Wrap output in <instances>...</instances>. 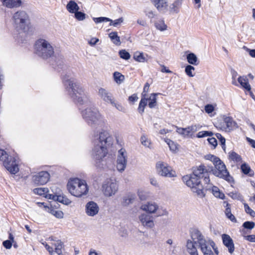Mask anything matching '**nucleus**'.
I'll use <instances>...</instances> for the list:
<instances>
[{"mask_svg":"<svg viewBox=\"0 0 255 255\" xmlns=\"http://www.w3.org/2000/svg\"><path fill=\"white\" fill-rule=\"evenodd\" d=\"M101 189L105 197H113L119 190V183L114 178H107L103 182Z\"/></svg>","mask_w":255,"mask_h":255,"instance_id":"obj_8","label":"nucleus"},{"mask_svg":"<svg viewBox=\"0 0 255 255\" xmlns=\"http://www.w3.org/2000/svg\"><path fill=\"white\" fill-rule=\"evenodd\" d=\"M48 197V199H52L54 201H57L59 202L62 203V201L64 199V196H61L60 195L58 194H52L47 196Z\"/></svg>","mask_w":255,"mask_h":255,"instance_id":"obj_45","label":"nucleus"},{"mask_svg":"<svg viewBox=\"0 0 255 255\" xmlns=\"http://www.w3.org/2000/svg\"><path fill=\"white\" fill-rule=\"evenodd\" d=\"M244 205L246 212L253 217H255V212L249 206L248 204L244 203Z\"/></svg>","mask_w":255,"mask_h":255,"instance_id":"obj_53","label":"nucleus"},{"mask_svg":"<svg viewBox=\"0 0 255 255\" xmlns=\"http://www.w3.org/2000/svg\"><path fill=\"white\" fill-rule=\"evenodd\" d=\"M211 189L212 190V193L215 197L222 199H223L225 198L224 194L221 192L217 187L212 185L211 187Z\"/></svg>","mask_w":255,"mask_h":255,"instance_id":"obj_34","label":"nucleus"},{"mask_svg":"<svg viewBox=\"0 0 255 255\" xmlns=\"http://www.w3.org/2000/svg\"><path fill=\"white\" fill-rule=\"evenodd\" d=\"M169 146L170 149L172 151H175L177 149V144L173 141L167 139L165 141Z\"/></svg>","mask_w":255,"mask_h":255,"instance_id":"obj_49","label":"nucleus"},{"mask_svg":"<svg viewBox=\"0 0 255 255\" xmlns=\"http://www.w3.org/2000/svg\"><path fill=\"white\" fill-rule=\"evenodd\" d=\"M242 171L245 174H248L251 171L250 167L246 163H244L241 165V167Z\"/></svg>","mask_w":255,"mask_h":255,"instance_id":"obj_57","label":"nucleus"},{"mask_svg":"<svg viewBox=\"0 0 255 255\" xmlns=\"http://www.w3.org/2000/svg\"><path fill=\"white\" fill-rule=\"evenodd\" d=\"M186 59L188 62L193 65H197L198 64V58L196 55L193 53H190L187 55Z\"/></svg>","mask_w":255,"mask_h":255,"instance_id":"obj_32","label":"nucleus"},{"mask_svg":"<svg viewBox=\"0 0 255 255\" xmlns=\"http://www.w3.org/2000/svg\"><path fill=\"white\" fill-rule=\"evenodd\" d=\"M154 25L156 29L160 31H165L167 28V26L165 23L164 20L161 18L155 21Z\"/></svg>","mask_w":255,"mask_h":255,"instance_id":"obj_27","label":"nucleus"},{"mask_svg":"<svg viewBox=\"0 0 255 255\" xmlns=\"http://www.w3.org/2000/svg\"><path fill=\"white\" fill-rule=\"evenodd\" d=\"M238 81L243 89L249 92L251 95H253V93L251 92V85H250L248 79L246 76H239L238 78Z\"/></svg>","mask_w":255,"mask_h":255,"instance_id":"obj_24","label":"nucleus"},{"mask_svg":"<svg viewBox=\"0 0 255 255\" xmlns=\"http://www.w3.org/2000/svg\"><path fill=\"white\" fill-rule=\"evenodd\" d=\"M211 189L212 190V193L215 197L222 199H223L225 198L224 194L221 192L217 187L212 185L211 187Z\"/></svg>","mask_w":255,"mask_h":255,"instance_id":"obj_35","label":"nucleus"},{"mask_svg":"<svg viewBox=\"0 0 255 255\" xmlns=\"http://www.w3.org/2000/svg\"><path fill=\"white\" fill-rule=\"evenodd\" d=\"M209 143L212 145L214 147H215L217 145V141L215 138L211 137L208 139Z\"/></svg>","mask_w":255,"mask_h":255,"instance_id":"obj_63","label":"nucleus"},{"mask_svg":"<svg viewBox=\"0 0 255 255\" xmlns=\"http://www.w3.org/2000/svg\"><path fill=\"white\" fill-rule=\"evenodd\" d=\"M157 10L165 13L168 9V0H149Z\"/></svg>","mask_w":255,"mask_h":255,"instance_id":"obj_21","label":"nucleus"},{"mask_svg":"<svg viewBox=\"0 0 255 255\" xmlns=\"http://www.w3.org/2000/svg\"><path fill=\"white\" fill-rule=\"evenodd\" d=\"M34 53L44 59L51 57L54 53L51 43L44 38H39L34 45Z\"/></svg>","mask_w":255,"mask_h":255,"instance_id":"obj_4","label":"nucleus"},{"mask_svg":"<svg viewBox=\"0 0 255 255\" xmlns=\"http://www.w3.org/2000/svg\"><path fill=\"white\" fill-rule=\"evenodd\" d=\"M156 166L158 173L162 176L171 177L175 176V172L165 163L159 161Z\"/></svg>","mask_w":255,"mask_h":255,"instance_id":"obj_16","label":"nucleus"},{"mask_svg":"<svg viewBox=\"0 0 255 255\" xmlns=\"http://www.w3.org/2000/svg\"><path fill=\"white\" fill-rule=\"evenodd\" d=\"M120 57L125 60H128L130 58L129 53L125 50H122L119 51Z\"/></svg>","mask_w":255,"mask_h":255,"instance_id":"obj_50","label":"nucleus"},{"mask_svg":"<svg viewBox=\"0 0 255 255\" xmlns=\"http://www.w3.org/2000/svg\"><path fill=\"white\" fill-rule=\"evenodd\" d=\"M200 249L203 255H218L219 251L215 242L208 238H202L198 241Z\"/></svg>","mask_w":255,"mask_h":255,"instance_id":"obj_7","label":"nucleus"},{"mask_svg":"<svg viewBox=\"0 0 255 255\" xmlns=\"http://www.w3.org/2000/svg\"><path fill=\"white\" fill-rule=\"evenodd\" d=\"M194 70L195 68L193 66L188 65L185 67V72L189 77H193L194 76V74L193 73Z\"/></svg>","mask_w":255,"mask_h":255,"instance_id":"obj_46","label":"nucleus"},{"mask_svg":"<svg viewBox=\"0 0 255 255\" xmlns=\"http://www.w3.org/2000/svg\"><path fill=\"white\" fill-rule=\"evenodd\" d=\"M211 135H212V132L211 131H201L198 133L196 136L198 138H201L208 136H211Z\"/></svg>","mask_w":255,"mask_h":255,"instance_id":"obj_59","label":"nucleus"},{"mask_svg":"<svg viewBox=\"0 0 255 255\" xmlns=\"http://www.w3.org/2000/svg\"><path fill=\"white\" fill-rule=\"evenodd\" d=\"M136 199V195L134 193H129L124 197L122 204L124 206H127L132 204Z\"/></svg>","mask_w":255,"mask_h":255,"instance_id":"obj_26","label":"nucleus"},{"mask_svg":"<svg viewBox=\"0 0 255 255\" xmlns=\"http://www.w3.org/2000/svg\"><path fill=\"white\" fill-rule=\"evenodd\" d=\"M67 188L72 195L78 198L87 195L89 190L86 181L79 178L69 179Z\"/></svg>","mask_w":255,"mask_h":255,"instance_id":"obj_3","label":"nucleus"},{"mask_svg":"<svg viewBox=\"0 0 255 255\" xmlns=\"http://www.w3.org/2000/svg\"><path fill=\"white\" fill-rule=\"evenodd\" d=\"M244 239L249 242L255 243V235L244 236Z\"/></svg>","mask_w":255,"mask_h":255,"instance_id":"obj_62","label":"nucleus"},{"mask_svg":"<svg viewBox=\"0 0 255 255\" xmlns=\"http://www.w3.org/2000/svg\"><path fill=\"white\" fill-rule=\"evenodd\" d=\"M66 8L70 13H74L80 9L77 3L73 0L69 1L66 5Z\"/></svg>","mask_w":255,"mask_h":255,"instance_id":"obj_29","label":"nucleus"},{"mask_svg":"<svg viewBox=\"0 0 255 255\" xmlns=\"http://www.w3.org/2000/svg\"><path fill=\"white\" fill-rule=\"evenodd\" d=\"M50 179V174L47 171H41L32 176V182L37 185L46 184Z\"/></svg>","mask_w":255,"mask_h":255,"instance_id":"obj_18","label":"nucleus"},{"mask_svg":"<svg viewBox=\"0 0 255 255\" xmlns=\"http://www.w3.org/2000/svg\"><path fill=\"white\" fill-rule=\"evenodd\" d=\"M92 141L93 145L92 156L96 160H101L107 155L108 148L113 144L114 139L109 132L102 130L99 133L93 134Z\"/></svg>","mask_w":255,"mask_h":255,"instance_id":"obj_2","label":"nucleus"},{"mask_svg":"<svg viewBox=\"0 0 255 255\" xmlns=\"http://www.w3.org/2000/svg\"><path fill=\"white\" fill-rule=\"evenodd\" d=\"M191 239H189L186 242V250L190 255H199L197 246L200 248L199 242H198L200 239L206 238L197 229L193 230L190 233Z\"/></svg>","mask_w":255,"mask_h":255,"instance_id":"obj_6","label":"nucleus"},{"mask_svg":"<svg viewBox=\"0 0 255 255\" xmlns=\"http://www.w3.org/2000/svg\"><path fill=\"white\" fill-rule=\"evenodd\" d=\"M205 158L206 159L212 161L213 164H214L216 163H217V162H218V160L220 159V158H218V157L212 154H207L206 156H205Z\"/></svg>","mask_w":255,"mask_h":255,"instance_id":"obj_52","label":"nucleus"},{"mask_svg":"<svg viewBox=\"0 0 255 255\" xmlns=\"http://www.w3.org/2000/svg\"><path fill=\"white\" fill-rule=\"evenodd\" d=\"M137 195L141 200H145L147 199V195L145 192L142 190H138Z\"/></svg>","mask_w":255,"mask_h":255,"instance_id":"obj_60","label":"nucleus"},{"mask_svg":"<svg viewBox=\"0 0 255 255\" xmlns=\"http://www.w3.org/2000/svg\"><path fill=\"white\" fill-rule=\"evenodd\" d=\"M215 169H213L212 167L211 171L213 172V174L217 177L223 178L229 182H232L233 181V179L227 170L226 165L220 159L218 160L217 163L214 164Z\"/></svg>","mask_w":255,"mask_h":255,"instance_id":"obj_11","label":"nucleus"},{"mask_svg":"<svg viewBox=\"0 0 255 255\" xmlns=\"http://www.w3.org/2000/svg\"><path fill=\"white\" fill-rule=\"evenodd\" d=\"M255 226V223L253 222L246 221L243 224V227L245 229L252 230Z\"/></svg>","mask_w":255,"mask_h":255,"instance_id":"obj_56","label":"nucleus"},{"mask_svg":"<svg viewBox=\"0 0 255 255\" xmlns=\"http://www.w3.org/2000/svg\"><path fill=\"white\" fill-rule=\"evenodd\" d=\"M109 21L110 22V25H113L115 27H117L119 25H120L122 22H123L124 18L123 17H120L115 20H113L111 19V20Z\"/></svg>","mask_w":255,"mask_h":255,"instance_id":"obj_51","label":"nucleus"},{"mask_svg":"<svg viewBox=\"0 0 255 255\" xmlns=\"http://www.w3.org/2000/svg\"><path fill=\"white\" fill-rule=\"evenodd\" d=\"M100 207L98 204L94 201H90L85 205V212L89 217H94L98 214Z\"/></svg>","mask_w":255,"mask_h":255,"instance_id":"obj_19","label":"nucleus"},{"mask_svg":"<svg viewBox=\"0 0 255 255\" xmlns=\"http://www.w3.org/2000/svg\"><path fill=\"white\" fill-rule=\"evenodd\" d=\"M229 157L231 159L237 162L242 161L241 156L235 152L233 151L230 152L229 153Z\"/></svg>","mask_w":255,"mask_h":255,"instance_id":"obj_41","label":"nucleus"},{"mask_svg":"<svg viewBox=\"0 0 255 255\" xmlns=\"http://www.w3.org/2000/svg\"><path fill=\"white\" fill-rule=\"evenodd\" d=\"M48 212L57 218L61 219L63 218V213L62 211L54 209L52 207L48 208Z\"/></svg>","mask_w":255,"mask_h":255,"instance_id":"obj_37","label":"nucleus"},{"mask_svg":"<svg viewBox=\"0 0 255 255\" xmlns=\"http://www.w3.org/2000/svg\"><path fill=\"white\" fill-rule=\"evenodd\" d=\"M74 17L77 20L82 21L86 18V14L78 10L74 13Z\"/></svg>","mask_w":255,"mask_h":255,"instance_id":"obj_47","label":"nucleus"},{"mask_svg":"<svg viewBox=\"0 0 255 255\" xmlns=\"http://www.w3.org/2000/svg\"><path fill=\"white\" fill-rule=\"evenodd\" d=\"M33 191L34 194L43 196L47 198H48V195H51V194H48L49 190L47 188H36L34 189Z\"/></svg>","mask_w":255,"mask_h":255,"instance_id":"obj_30","label":"nucleus"},{"mask_svg":"<svg viewBox=\"0 0 255 255\" xmlns=\"http://www.w3.org/2000/svg\"><path fill=\"white\" fill-rule=\"evenodd\" d=\"M140 141L141 144L145 147L150 148L151 141L146 136H142L140 138Z\"/></svg>","mask_w":255,"mask_h":255,"instance_id":"obj_43","label":"nucleus"},{"mask_svg":"<svg viewBox=\"0 0 255 255\" xmlns=\"http://www.w3.org/2000/svg\"><path fill=\"white\" fill-rule=\"evenodd\" d=\"M157 94L153 93L152 94L149 98L148 99V107L152 109L154 108L156 106L157 104V99H156V95Z\"/></svg>","mask_w":255,"mask_h":255,"instance_id":"obj_36","label":"nucleus"},{"mask_svg":"<svg viewBox=\"0 0 255 255\" xmlns=\"http://www.w3.org/2000/svg\"><path fill=\"white\" fill-rule=\"evenodd\" d=\"M182 179L186 185L190 188L195 196L200 198L205 197V193L203 190L204 188L201 183L200 178L193 173L192 174L184 176Z\"/></svg>","mask_w":255,"mask_h":255,"instance_id":"obj_5","label":"nucleus"},{"mask_svg":"<svg viewBox=\"0 0 255 255\" xmlns=\"http://www.w3.org/2000/svg\"><path fill=\"white\" fill-rule=\"evenodd\" d=\"M216 136L219 139V140L221 143V145H222V149L224 151H225V148H226V146H225L226 139H225V138L224 137H223L222 135L219 133H216Z\"/></svg>","mask_w":255,"mask_h":255,"instance_id":"obj_55","label":"nucleus"},{"mask_svg":"<svg viewBox=\"0 0 255 255\" xmlns=\"http://www.w3.org/2000/svg\"><path fill=\"white\" fill-rule=\"evenodd\" d=\"M230 196L233 199H236L241 201H243L244 199L242 195L238 192H232L229 193Z\"/></svg>","mask_w":255,"mask_h":255,"instance_id":"obj_42","label":"nucleus"},{"mask_svg":"<svg viewBox=\"0 0 255 255\" xmlns=\"http://www.w3.org/2000/svg\"><path fill=\"white\" fill-rule=\"evenodd\" d=\"M63 83L74 102L80 105L88 106L81 112L85 122L93 128L102 127L105 123L104 117L97 109L91 106V101L80 84L67 75L63 77Z\"/></svg>","mask_w":255,"mask_h":255,"instance_id":"obj_1","label":"nucleus"},{"mask_svg":"<svg viewBox=\"0 0 255 255\" xmlns=\"http://www.w3.org/2000/svg\"><path fill=\"white\" fill-rule=\"evenodd\" d=\"M214 107L211 104H208L205 106V111L207 114H211L214 111Z\"/></svg>","mask_w":255,"mask_h":255,"instance_id":"obj_61","label":"nucleus"},{"mask_svg":"<svg viewBox=\"0 0 255 255\" xmlns=\"http://www.w3.org/2000/svg\"><path fill=\"white\" fill-rule=\"evenodd\" d=\"M144 13L145 15L150 19V22H152V19L157 15L156 11L150 8H146L144 10Z\"/></svg>","mask_w":255,"mask_h":255,"instance_id":"obj_40","label":"nucleus"},{"mask_svg":"<svg viewBox=\"0 0 255 255\" xmlns=\"http://www.w3.org/2000/svg\"><path fill=\"white\" fill-rule=\"evenodd\" d=\"M140 208L146 213L156 214L157 217L166 216L168 214V212L165 209L159 207L156 203L152 201L142 204Z\"/></svg>","mask_w":255,"mask_h":255,"instance_id":"obj_9","label":"nucleus"},{"mask_svg":"<svg viewBox=\"0 0 255 255\" xmlns=\"http://www.w3.org/2000/svg\"><path fill=\"white\" fill-rule=\"evenodd\" d=\"M3 5L8 8H13L16 5V0H2Z\"/></svg>","mask_w":255,"mask_h":255,"instance_id":"obj_44","label":"nucleus"},{"mask_svg":"<svg viewBox=\"0 0 255 255\" xmlns=\"http://www.w3.org/2000/svg\"><path fill=\"white\" fill-rule=\"evenodd\" d=\"M223 245L228 249L230 254H232L235 251V245L233 239L228 234H223L221 236Z\"/></svg>","mask_w":255,"mask_h":255,"instance_id":"obj_20","label":"nucleus"},{"mask_svg":"<svg viewBox=\"0 0 255 255\" xmlns=\"http://www.w3.org/2000/svg\"><path fill=\"white\" fill-rule=\"evenodd\" d=\"M55 241V243L52 244L55 247L54 252L56 253L58 255H63L62 251L64 248L63 243L60 240Z\"/></svg>","mask_w":255,"mask_h":255,"instance_id":"obj_28","label":"nucleus"},{"mask_svg":"<svg viewBox=\"0 0 255 255\" xmlns=\"http://www.w3.org/2000/svg\"><path fill=\"white\" fill-rule=\"evenodd\" d=\"M138 219L142 226L147 229H151L155 227V222L152 216L147 213H142L138 216Z\"/></svg>","mask_w":255,"mask_h":255,"instance_id":"obj_17","label":"nucleus"},{"mask_svg":"<svg viewBox=\"0 0 255 255\" xmlns=\"http://www.w3.org/2000/svg\"><path fill=\"white\" fill-rule=\"evenodd\" d=\"M109 36L112 41L116 45H119L121 44L120 37L118 35L117 32H112L109 33Z\"/></svg>","mask_w":255,"mask_h":255,"instance_id":"obj_33","label":"nucleus"},{"mask_svg":"<svg viewBox=\"0 0 255 255\" xmlns=\"http://www.w3.org/2000/svg\"><path fill=\"white\" fill-rule=\"evenodd\" d=\"M113 77L115 81L118 84H121L125 80V76L119 72H114Z\"/></svg>","mask_w":255,"mask_h":255,"instance_id":"obj_38","label":"nucleus"},{"mask_svg":"<svg viewBox=\"0 0 255 255\" xmlns=\"http://www.w3.org/2000/svg\"><path fill=\"white\" fill-rule=\"evenodd\" d=\"M183 0H176L169 7V11L171 13H178L182 4Z\"/></svg>","mask_w":255,"mask_h":255,"instance_id":"obj_25","label":"nucleus"},{"mask_svg":"<svg viewBox=\"0 0 255 255\" xmlns=\"http://www.w3.org/2000/svg\"><path fill=\"white\" fill-rule=\"evenodd\" d=\"M202 178H203L205 183L207 184V186H206V190H211V187L213 184L210 182L209 173L204 175Z\"/></svg>","mask_w":255,"mask_h":255,"instance_id":"obj_48","label":"nucleus"},{"mask_svg":"<svg viewBox=\"0 0 255 255\" xmlns=\"http://www.w3.org/2000/svg\"><path fill=\"white\" fill-rule=\"evenodd\" d=\"M211 170L212 168H210V167L207 168L204 165L201 164L195 168L193 170V173L199 178H202L203 177L204 175L208 174Z\"/></svg>","mask_w":255,"mask_h":255,"instance_id":"obj_23","label":"nucleus"},{"mask_svg":"<svg viewBox=\"0 0 255 255\" xmlns=\"http://www.w3.org/2000/svg\"><path fill=\"white\" fill-rule=\"evenodd\" d=\"M18 20L19 26L25 34L30 28V19L28 15L24 11H17V21Z\"/></svg>","mask_w":255,"mask_h":255,"instance_id":"obj_14","label":"nucleus"},{"mask_svg":"<svg viewBox=\"0 0 255 255\" xmlns=\"http://www.w3.org/2000/svg\"><path fill=\"white\" fill-rule=\"evenodd\" d=\"M224 204H226V210H225V214L227 216H228L229 215H230V214H231L232 213H231V209L230 208V204H228L227 202H224Z\"/></svg>","mask_w":255,"mask_h":255,"instance_id":"obj_64","label":"nucleus"},{"mask_svg":"<svg viewBox=\"0 0 255 255\" xmlns=\"http://www.w3.org/2000/svg\"><path fill=\"white\" fill-rule=\"evenodd\" d=\"M0 161L2 162L5 168L14 175L15 174L16 159L9 156L3 149L0 148Z\"/></svg>","mask_w":255,"mask_h":255,"instance_id":"obj_10","label":"nucleus"},{"mask_svg":"<svg viewBox=\"0 0 255 255\" xmlns=\"http://www.w3.org/2000/svg\"><path fill=\"white\" fill-rule=\"evenodd\" d=\"M134 59L139 62H144L145 61V58L142 52L136 51L133 55Z\"/></svg>","mask_w":255,"mask_h":255,"instance_id":"obj_39","label":"nucleus"},{"mask_svg":"<svg viewBox=\"0 0 255 255\" xmlns=\"http://www.w3.org/2000/svg\"><path fill=\"white\" fill-rule=\"evenodd\" d=\"M216 127L223 131L229 132L237 128L238 126L232 117L224 116L223 121L217 124Z\"/></svg>","mask_w":255,"mask_h":255,"instance_id":"obj_12","label":"nucleus"},{"mask_svg":"<svg viewBox=\"0 0 255 255\" xmlns=\"http://www.w3.org/2000/svg\"><path fill=\"white\" fill-rule=\"evenodd\" d=\"M148 99L145 98V94H142V98L139 102L138 111L140 114H142L144 111V108L147 104Z\"/></svg>","mask_w":255,"mask_h":255,"instance_id":"obj_31","label":"nucleus"},{"mask_svg":"<svg viewBox=\"0 0 255 255\" xmlns=\"http://www.w3.org/2000/svg\"><path fill=\"white\" fill-rule=\"evenodd\" d=\"M98 95L104 101L108 103H111L114 99L111 93L102 88L99 89Z\"/></svg>","mask_w":255,"mask_h":255,"instance_id":"obj_22","label":"nucleus"},{"mask_svg":"<svg viewBox=\"0 0 255 255\" xmlns=\"http://www.w3.org/2000/svg\"><path fill=\"white\" fill-rule=\"evenodd\" d=\"M110 104L119 111L123 112L125 110L124 107L121 104L116 103L115 99Z\"/></svg>","mask_w":255,"mask_h":255,"instance_id":"obj_58","label":"nucleus"},{"mask_svg":"<svg viewBox=\"0 0 255 255\" xmlns=\"http://www.w3.org/2000/svg\"><path fill=\"white\" fill-rule=\"evenodd\" d=\"M176 131L184 138L192 137L194 133L198 130L201 126L199 125H194L187 128H179L175 126Z\"/></svg>","mask_w":255,"mask_h":255,"instance_id":"obj_15","label":"nucleus"},{"mask_svg":"<svg viewBox=\"0 0 255 255\" xmlns=\"http://www.w3.org/2000/svg\"><path fill=\"white\" fill-rule=\"evenodd\" d=\"M93 19L96 23H101L103 22H108L111 20L110 18L106 17H94Z\"/></svg>","mask_w":255,"mask_h":255,"instance_id":"obj_54","label":"nucleus"},{"mask_svg":"<svg viewBox=\"0 0 255 255\" xmlns=\"http://www.w3.org/2000/svg\"><path fill=\"white\" fill-rule=\"evenodd\" d=\"M128 153L125 148H121L118 151L116 168L117 170L123 172L127 165Z\"/></svg>","mask_w":255,"mask_h":255,"instance_id":"obj_13","label":"nucleus"}]
</instances>
